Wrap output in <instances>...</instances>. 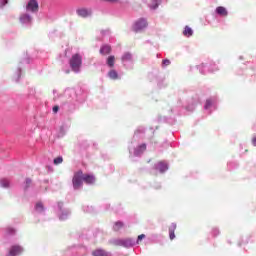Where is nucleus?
<instances>
[{
	"mask_svg": "<svg viewBox=\"0 0 256 256\" xmlns=\"http://www.w3.org/2000/svg\"><path fill=\"white\" fill-rule=\"evenodd\" d=\"M252 144L254 145V147H256V137L252 138Z\"/></svg>",
	"mask_w": 256,
	"mask_h": 256,
	"instance_id": "30",
	"label": "nucleus"
},
{
	"mask_svg": "<svg viewBox=\"0 0 256 256\" xmlns=\"http://www.w3.org/2000/svg\"><path fill=\"white\" fill-rule=\"evenodd\" d=\"M158 166L160 167L161 173L167 171V164H165V162L158 163Z\"/></svg>",
	"mask_w": 256,
	"mask_h": 256,
	"instance_id": "18",
	"label": "nucleus"
},
{
	"mask_svg": "<svg viewBox=\"0 0 256 256\" xmlns=\"http://www.w3.org/2000/svg\"><path fill=\"white\" fill-rule=\"evenodd\" d=\"M83 181L86 185H93V183H95V176L91 174H83Z\"/></svg>",
	"mask_w": 256,
	"mask_h": 256,
	"instance_id": "5",
	"label": "nucleus"
},
{
	"mask_svg": "<svg viewBox=\"0 0 256 256\" xmlns=\"http://www.w3.org/2000/svg\"><path fill=\"white\" fill-rule=\"evenodd\" d=\"M102 1H106L107 3H117L119 0H102Z\"/></svg>",
	"mask_w": 256,
	"mask_h": 256,
	"instance_id": "29",
	"label": "nucleus"
},
{
	"mask_svg": "<svg viewBox=\"0 0 256 256\" xmlns=\"http://www.w3.org/2000/svg\"><path fill=\"white\" fill-rule=\"evenodd\" d=\"M107 65L109 67H115V56H109L107 58Z\"/></svg>",
	"mask_w": 256,
	"mask_h": 256,
	"instance_id": "15",
	"label": "nucleus"
},
{
	"mask_svg": "<svg viewBox=\"0 0 256 256\" xmlns=\"http://www.w3.org/2000/svg\"><path fill=\"white\" fill-rule=\"evenodd\" d=\"M6 233H7V235H15L16 230L12 227H8V228H6Z\"/></svg>",
	"mask_w": 256,
	"mask_h": 256,
	"instance_id": "21",
	"label": "nucleus"
},
{
	"mask_svg": "<svg viewBox=\"0 0 256 256\" xmlns=\"http://www.w3.org/2000/svg\"><path fill=\"white\" fill-rule=\"evenodd\" d=\"M161 5V0H152V4L150 5L151 9H157Z\"/></svg>",
	"mask_w": 256,
	"mask_h": 256,
	"instance_id": "17",
	"label": "nucleus"
},
{
	"mask_svg": "<svg viewBox=\"0 0 256 256\" xmlns=\"http://www.w3.org/2000/svg\"><path fill=\"white\" fill-rule=\"evenodd\" d=\"M35 210L38 213H43V211H45V207L43 206V203L41 202L36 203Z\"/></svg>",
	"mask_w": 256,
	"mask_h": 256,
	"instance_id": "14",
	"label": "nucleus"
},
{
	"mask_svg": "<svg viewBox=\"0 0 256 256\" xmlns=\"http://www.w3.org/2000/svg\"><path fill=\"white\" fill-rule=\"evenodd\" d=\"M122 61H131V53L126 52V53L122 56Z\"/></svg>",
	"mask_w": 256,
	"mask_h": 256,
	"instance_id": "20",
	"label": "nucleus"
},
{
	"mask_svg": "<svg viewBox=\"0 0 256 256\" xmlns=\"http://www.w3.org/2000/svg\"><path fill=\"white\" fill-rule=\"evenodd\" d=\"M4 5H7V0H5Z\"/></svg>",
	"mask_w": 256,
	"mask_h": 256,
	"instance_id": "32",
	"label": "nucleus"
},
{
	"mask_svg": "<svg viewBox=\"0 0 256 256\" xmlns=\"http://www.w3.org/2000/svg\"><path fill=\"white\" fill-rule=\"evenodd\" d=\"M52 111L53 113H57L59 111V106H54Z\"/></svg>",
	"mask_w": 256,
	"mask_h": 256,
	"instance_id": "28",
	"label": "nucleus"
},
{
	"mask_svg": "<svg viewBox=\"0 0 256 256\" xmlns=\"http://www.w3.org/2000/svg\"><path fill=\"white\" fill-rule=\"evenodd\" d=\"M22 252H23V248H21V246H12L8 256H16Z\"/></svg>",
	"mask_w": 256,
	"mask_h": 256,
	"instance_id": "6",
	"label": "nucleus"
},
{
	"mask_svg": "<svg viewBox=\"0 0 256 256\" xmlns=\"http://www.w3.org/2000/svg\"><path fill=\"white\" fill-rule=\"evenodd\" d=\"M69 65L74 73H79L83 65V57L80 54H73L69 60Z\"/></svg>",
	"mask_w": 256,
	"mask_h": 256,
	"instance_id": "1",
	"label": "nucleus"
},
{
	"mask_svg": "<svg viewBox=\"0 0 256 256\" xmlns=\"http://www.w3.org/2000/svg\"><path fill=\"white\" fill-rule=\"evenodd\" d=\"M77 14L79 15V17H89L91 15V10L87 8H81L77 10Z\"/></svg>",
	"mask_w": 256,
	"mask_h": 256,
	"instance_id": "7",
	"label": "nucleus"
},
{
	"mask_svg": "<svg viewBox=\"0 0 256 256\" xmlns=\"http://www.w3.org/2000/svg\"><path fill=\"white\" fill-rule=\"evenodd\" d=\"M183 35H185V37H191L193 35V29H191L189 26H186L183 31Z\"/></svg>",
	"mask_w": 256,
	"mask_h": 256,
	"instance_id": "13",
	"label": "nucleus"
},
{
	"mask_svg": "<svg viewBox=\"0 0 256 256\" xmlns=\"http://www.w3.org/2000/svg\"><path fill=\"white\" fill-rule=\"evenodd\" d=\"M217 15H220L221 17H227L229 13L227 12V8L223 6H219L216 8Z\"/></svg>",
	"mask_w": 256,
	"mask_h": 256,
	"instance_id": "8",
	"label": "nucleus"
},
{
	"mask_svg": "<svg viewBox=\"0 0 256 256\" xmlns=\"http://www.w3.org/2000/svg\"><path fill=\"white\" fill-rule=\"evenodd\" d=\"M93 256H109V254L103 249H96L92 252Z\"/></svg>",
	"mask_w": 256,
	"mask_h": 256,
	"instance_id": "12",
	"label": "nucleus"
},
{
	"mask_svg": "<svg viewBox=\"0 0 256 256\" xmlns=\"http://www.w3.org/2000/svg\"><path fill=\"white\" fill-rule=\"evenodd\" d=\"M21 19H23V21L31 22V16H29V15H24V16H22Z\"/></svg>",
	"mask_w": 256,
	"mask_h": 256,
	"instance_id": "24",
	"label": "nucleus"
},
{
	"mask_svg": "<svg viewBox=\"0 0 256 256\" xmlns=\"http://www.w3.org/2000/svg\"><path fill=\"white\" fill-rule=\"evenodd\" d=\"M1 185L2 187H9V180H2Z\"/></svg>",
	"mask_w": 256,
	"mask_h": 256,
	"instance_id": "25",
	"label": "nucleus"
},
{
	"mask_svg": "<svg viewBox=\"0 0 256 256\" xmlns=\"http://www.w3.org/2000/svg\"><path fill=\"white\" fill-rule=\"evenodd\" d=\"M142 239H145V234H141L138 236L137 243H139V241H142Z\"/></svg>",
	"mask_w": 256,
	"mask_h": 256,
	"instance_id": "27",
	"label": "nucleus"
},
{
	"mask_svg": "<svg viewBox=\"0 0 256 256\" xmlns=\"http://www.w3.org/2000/svg\"><path fill=\"white\" fill-rule=\"evenodd\" d=\"M177 229V224L172 223L169 226V237L171 239V241H173V239H175V230Z\"/></svg>",
	"mask_w": 256,
	"mask_h": 256,
	"instance_id": "11",
	"label": "nucleus"
},
{
	"mask_svg": "<svg viewBox=\"0 0 256 256\" xmlns=\"http://www.w3.org/2000/svg\"><path fill=\"white\" fill-rule=\"evenodd\" d=\"M163 65L167 67L168 65H171V61L169 59H165L163 60Z\"/></svg>",
	"mask_w": 256,
	"mask_h": 256,
	"instance_id": "26",
	"label": "nucleus"
},
{
	"mask_svg": "<svg viewBox=\"0 0 256 256\" xmlns=\"http://www.w3.org/2000/svg\"><path fill=\"white\" fill-rule=\"evenodd\" d=\"M111 54V46L105 44L100 48V55H110Z\"/></svg>",
	"mask_w": 256,
	"mask_h": 256,
	"instance_id": "9",
	"label": "nucleus"
},
{
	"mask_svg": "<svg viewBox=\"0 0 256 256\" xmlns=\"http://www.w3.org/2000/svg\"><path fill=\"white\" fill-rule=\"evenodd\" d=\"M27 185H31V179H26Z\"/></svg>",
	"mask_w": 256,
	"mask_h": 256,
	"instance_id": "31",
	"label": "nucleus"
},
{
	"mask_svg": "<svg viewBox=\"0 0 256 256\" xmlns=\"http://www.w3.org/2000/svg\"><path fill=\"white\" fill-rule=\"evenodd\" d=\"M27 11L37 13L39 11V3L37 0H30L26 6Z\"/></svg>",
	"mask_w": 256,
	"mask_h": 256,
	"instance_id": "4",
	"label": "nucleus"
},
{
	"mask_svg": "<svg viewBox=\"0 0 256 256\" xmlns=\"http://www.w3.org/2000/svg\"><path fill=\"white\" fill-rule=\"evenodd\" d=\"M108 76L110 77V79L114 80L119 78V74H117V71L115 70H110Z\"/></svg>",
	"mask_w": 256,
	"mask_h": 256,
	"instance_id": "16",
	"label": "nucleus"
},
{
	"mask_svg": "<svg viewBox=\"0 0 256 256\" xmlns=\"http://www.w3.org/2000/svg\"><path fill=\"white\" fill-rule=\"evenodd\" d=\"M211 105H213V102H211V100H206L204 109H209V107H211Z\"/></svg>",
	"mask_w": 256,
	"mask_h": 256,
	"instance_id": "23",
	"label": "nucleus"
},
{
	"mask_svg": "<svg viewBox=\"0 0 256 256\" xmlns=\"http://www.w3.org/2000/svg\"><path fill=\"white\" fill-rule=\"evenodd\" d=\"M72 184L74 189H79L83 185V171L79 170L74 174Z\"/></svg>",
	"mask_w": 256,
	"mask_h": 256,
	"instance_id": "2",
	"label": "nucleus"
},
{
	"mask_svg": "<svg viewBox=\"0 0 256 256\" xmlns=\"http://www.w3.org/2000/svg\"><path fill=\"white\" fill-rule=\"evenodd\" d=\"M145 151H147V144H141L135 149L134 154L141 155L142 153H145Z\"/></svg>",
	"mask_w": 256,
	"mask_h": 256,
	"instance_id": "10",
	"label": "nucleus"
},
{
	"mask_svg": "<svg viewBox=\"0 0 256 256\" xmlns=\"http://www.w3.org/2000/svg\"><path fill=\"white\" fill-rule=\"evenodd\" d=\"M123 225L124 224L121 221L115 222L114 231H119V229H122Z\"/></svg>",
	"mask_w": 256,
	"mask_h": 256,
	"instance_id": "19",
	"label": "nucleus"
},
{
	"mask_svg": "<svg viewBox=\"0 0 256 256\" xmlns=\"http://www.w3.org/2000/svg\"><path fill=\"white\" fill-rule=\"evenodd\" d=\"M145 27H147V20L141 18L135 22L133 31H135V33H139V31H143Z\"/></svg>",
	"mask_w": 256,
	"mask_h": 256,
	"instance_id": "3",
	"label": "nucleus"
},
{
	"mask_svg": "<svg viewBox=\"0 0 256 256\" xmlns=\"http://www.w3.org/2000/svg\"><path fill=\"white\" fill-rule=\"evenodd\" d=\"M63 163V157H57L54 159V165H61Z\"/></svg>",
	"mask_w": 256,
	"mask_h": 256,
	"instance_id": "22",
	"label": "nucleus"
}]
</instances>
